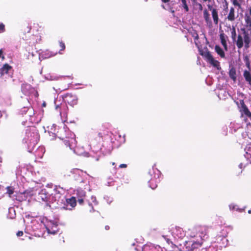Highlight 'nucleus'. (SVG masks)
Masks as SVG:
<instances>
[{"instance_id":"f257e3e1","label":"nucleus","mask_w":251,"mask_h":251,"mask_svg":"<svg viewBox=\"0 0 251 251\" xmlns=\"http://www.w3.org/2000/svg\"><path fill=\"white\" fill-rule=\"evenodd\" d=\"M242 33L238 34L235 41H234L238 49H241L243 47L246 49L250 47L251 44V34L245 28L241 29Z\"/></svg>"},{"instance_id":"f03ea898","label":"nucleus","mask_w":251,"mask_h":251,"mask_svg":"<svg viewBox=\"0 0 251 251\" xmlns=\"http://www.w3.org/2000/svg\"><path fill=\"white\" fill-rule=\"evenodd\" d=\"M75 141L74 137L61 136L56 140V143L59 148L61 150H71L72 144Z\"/></svg>"},{"instance_id":"7ed1b4c3","label":"nucleus","mask_w":251,"mask_h":251,"mask_svg":"<svg viewBox=\"0 0 251 251\" xmlns=\"http://www.w3.org/2000/svg\"><path fill=\"white\" fill-rule=\"evenodd\" d=\"M200 54L211 65L218 69L219 62L213 57L211 52L207 49L205 51H201Z\"/></svg>"},{"instance_id":"20e7f679","label":"nucleus","mask_w":251,"mask_h":251,"mask_svg":"<svg viewBox=\"0 0 251 251\" xmlns=\"http://www.w3.org/2000/svg\"><path fill=\"white\" fill-rule=\"evenodd\" d=\"M63 101L73 106L76 105L78 102L77 96L72 93H66L62 96Z\"/></svg>"},{"instance_id":"39448f33","label":"nucleus","mask_w":251,"mask_h":251,"mask_svg":"<svg viewBox=\"0 0 251 251\" xmlns=\"http://www.w3.org/2000/svg\"><path fill=\"white\" fill-rule=\"evenodd\" d=\"M76 205V200L75 197L66 199V202L61 208L64 210H72Z\"/></svg>"},{"instance_id":"423d86ee","label":"nucleus","mask_w":251,"mask_h":251,"mask_svg":"<svg viewBox=\"0 0 251 251\" xmlns=\"http://www.w3.org/2000/svg\"><path fill=\"white\" fill-rule=\"evenodd\" d=\"M220 39L221 40V44L223 45L224 49L226 51L227 50V45L226 43V40L228 39V37L224 33V31L222 30L220 32Z\"/></svg>"},{"instance_id":"0eeeda50","label":"nucleus","mask_w":251,"mask_h":251,"mask_svg":"<svg viewBox=\"0 0 251 251\" xmlns=\"http://www.w3.org/2000/svg\"><path fill=\"white\" fill-rule=\"evenodd\" d=\"M12 67L7 63L4 64L0 69V77H2L5 74L8 73L9 71L11 70Z\"/></svg>"},{"instance_id":"6e6552de","label":"nucleus","mask_w":251,"mask_h":251,"mask_svg":"<svg viewBox=\"0 0 251 251\" xmlns=\"http://www.w3.org/2000/svg\"><path fill=\"white\" fill-rule=\"evenodd\" d=\"M241 112L242 113L244 114L247 117L251 118V112L250 111L247 106L244 103L243 100H242V101L241 102Z\"/></svg>"},{"instance_id":"1a4fd4ad","label":"nucleus","mask_w":251,"mask_h":251,"mask_svg":"<svg viewBox=\"0 0 251 251\" xmlns=\"http://www.w3.org/2000/svg\"><path fill=\"white\" fill-rule=\"evenodd\" d=\"M173 233L176 237L178 238H182L184 235L182 228L178 226H176L175 228L174 229Z\"/></svg>"},{"instance_id":"9d476101","label":"nucleus","mask_w":251,"mask_h":251,"mask_svg":"<svg viewBox=\"0 0 251 251\" xmlns=\"http://www.w3.org/2000/svg\"><path fill=\"white\" fill-rule=\"evenodd\" d=\"M236 17L235 16V9L234 7H231L229 9V12L227 15L226 19L230 22H233L235 20Z\"/></svg>"},{"instance_id":"9b49d317","label":"nucleus","mask_w":251,"mask_h":251,"mask_svg":"<svg viewBox=\"0 0 251 251\" xmlns=\"http://www.w3.org/2000/svg\"><path fill=\"white\" fill-rule=\"evenodd\" d=\"M21 113L23 115H27L29 117L32 116L34 114L33 109L32 107H23L21 110Z\"/></svg>"},{"instance_id":"f8f14e48","label":"nucleus","mask_w":251,"mask_h":251,"mask_svg":"<svg viewBox=\"0 0 251 251\" xmlns=\"http://www.w3.org/2000/svg\"><path fill=\"white\" fill-rule=\"evenodd\" d=\"M203 15L204 19L207 25L209 26H211L212 25V21L210 18V14L207 9L204 10Z\"/></svg>"},{"instance_id":"ddd939ff","label":"nucleus","mask_w":251,"mask_h":251,"mask_svg":"<svg viewBox=\"0 0 251 251\" xmlns=\"http://www.w3.org/2000/svg\"><path fill=\"white\" fill-rule=\"evenodd\" d=\"M143 251H159L158 249L154 245L150 244L145 245L143 248Z\"/></svg>"},{"instance_id":"4468645a","label":"nucleus","mask_w":251,"mask_h":251,"mask_svg":"<svg viewBox=\"0 0 251 251\" xmlns=\"http://www.w3.org/2000/svg\"><path fill=\"white\" fill-rule=\"evenodd\" d=\"M211 15L214 24L215 25H217L219 22V16L218 11L216 9L212 10Z\"/></svg>"},{"instance_id":"2eb2a0df","label":"nucleus","mask_w":251,"mask_h":251,"mask_svg":"<svg viewBox=\"0 0 251 251\" xmlns=\"http://www.w3.org/2000/svg\"><path fill=\"white\" fill-rule=\"evenodd\" d=\"M243 76L246 82L251 86V74L250 71L245 70L243 73Z\"/></svg>"},{"instance_id":"dca6fc26","label":"nucleus","mask_w":251,"mask_h":251,"mask_svg":"<svg viewBox=\"0 0 251 251\" xmlns=\"http://www.w3.org/2000/svg\"><path fill=\"white\" fill-rule=\"evenodd\" d=\"M193 246V241H189L185 242L184 246L182 247L183 251H192V246Z\"/></svg>"},{"instance_id":"f3484780","label":"nucleus","mask_w":251,"mask_h":251,"mask_svg":"<svg viewBox=\"0 0 251 251\" xmlns=\"http://www.w3.org/2000/svg\"><path fill=\"white\" fill-rule=\"evenodd\" d=\"M215 50L216 53L221 57H225V53L223 50L219 45H216L215 47Z\"/></svg>"},{"instance_id":"a211bd4d","label":"nucleus","mask_w":251,"mask_h":251,"mask_svg":"<svg viewBox=\"0 0 251 251\" xmlns=\"http://www.w3.org/2000/svg\"><path fill=\"white\" fill-rule=\"evenodd\" d=\"M229 75L230 78L232 79L233 81H235L236 80V72L234 68L232 67L230 69L229 72Z\"/></svg>"},{"instance_id":"6ab92c4d","label":"nucleus","mask_w":251,"mask_h":251,"mask_svg":"<svg viewBox=\"0 0 251 251\" xmlns=\"http://www.w3.org/2000/svg\"><path fill=\"white\" fill-rule=\"evenodd\" d=\"M231 37L232 38L233 42L235 41V39L237 38V34L235 27L233 26L231 29Z\"/></svg>"},{"instance_id":"aec40b11","label":"nucleus","mask_w":251,"mask_h":251,"mask_svg":"<svg viewBox=\"0 0 251 251\" xmlns=\"http://www.w3.org/2000/svg\"><path fill=\"white\" fill-rule=\"evenodd\" d=\"M244 61L245 63L246 67L250 70V60L248 55H246L243 57Z\"/></svg>"},{"instance_id":"412c9836","label":"nucleus","mask_w":251,"mask_h":251,"mask_svg":"<svg viewBox=\"0 0 251 251\" xmlns=\"http://www.w3.org/2000/svg\"><path fill=\"white\" fill-rule=\"evenodd\" d=\"M182 3V6L186 12H188L189 10V7L187 5V0H180Z\"/></svg>"},{"instance_id":"4be33fe9","label":"nucleus","mask_w":251,"mask_h":251,"mask_svg":"<svg viewBox=\"0 0 251 251\" xmlns=\"http://www.w3.org/2000/svg\"><path fill=\"white\" fill-rule=\"evenodd\" d=\"M242 0H231V2L234 6H237L239 8L241 7V2Z\"/></svg>"},{"instance_id":"5701e85b","label":"nucleus","mask_w":251,"mask_h":251,"mask_svg":"<svg viewBox=\"0 0 251 251\" xmlns=\"http://www.w3.org/2000/svg\"><path fill=\"white\" fill-rule=\"evenodd\" d=\"M245 23L247 26H251V18L250 16L246 15L245 18Z\"/></svg>"},{"instance_id":"b1692460","label":"nucleus","mask_w":251,"mask_h":251,"mask_svg":"<svg viewBox=\"0 0 251 251\" xmlns=\"http://www.w3.org/2000/svg\"><path fill=\"white\" fill-rule=\"evenodd\" d=\"M7 193L9 195V197H11V195L14 193V189L11 186L6 187Z\"/></svg>"},{"instance_id":"393cba45","label":"nucleus","mask_w":251,"mask_h":251,"mask_svg":"<svg viewBox=\"0 0 251 251\" xmlns=\"http://www.w3.org/2000/svg\"><path fill=\"white\" fill-rule=\"evenodd\" d=\"M201 243L193 242V246H192V251H193L195 249H197L201 247Z\"/></svg>"},{"instance_id":"a878e982","label":"nucleus","mask_w":251,"mask_h":251,"mask_svg":"<svg viewBox=\"0 0 251 251\" xmlns=\"http://www.w3.org/2000/svg\"><path fill=\"white\" fill-rule=\"evenodd\" d=\"M59 46L60 48L59 53L60 54H62L61 51L64 50L65 49L66 46H65L64 43H63L62 41L59 42Z\"/></svg>"},{"instance_id":"bb28decb","label":"nucleus","mask_w":251,"mask_h":251,"mask_svg":"<svg viewBox=\"0 0 251 251\" xmlns=\"http://www.w3.org/2000/svg\"><path fill=\"white\" fill-rule=\"evenodd\" d=\"M224 10L227 12L228 9V2L226 1V0H225L223 4Z\"/></svg>"},{"instance_id":"cd10ccee","label":"nucleus","mask_w":251,"mask_h":251,"mask_svg":"<svg viewBox=\"0 0 251 251\" xmlns=\"http://www.w3.org/2000/svg\"><path fill=\"white\" fill-rule=\"evenodd\" d=\"M5 30V25L0 23V33L4 32Z\"/></svg>"},{"instance_id":"c85d7f7f","label":"nucleus","mask_w":251,"mask_h":251,"mask_svg":"<svg viewBox=\"0 0 251 251\" xmlns=\"http://www.w3.org/2000/svg\"><path fill=\"white\" fill-rule=\"evenodd\" d=\"M162 237L164 238V239L166 241L167 243L169 245L173 244L172 242L169 238H168L166 236L163 235Z\"/></svg>"},{"instance_id":"c756f323","label":"nucleus","mask_w":251,"mask_h":251,"mask_svg":"<svg viewBox=\"0 0 251 251\" xmlns=\"http://www.w3.org/2000/svg\"><path fill=\"white\" fill-rule=\"evenodd\" d=\"M23 232L22 231H19L17 233V236H22L23 235Z\"/></svg>"},{"instance_id":"7c9ffc66","label":"nucleus","mask_w":251,"mask_h":251,"mask_svg":"<svg viewBox=\"0 0 251 251\" xmlns=\"http://www.w3.org/2000/svg\"><path fill=\"white\" fill-rule=\"evenodd\" d=\"M197 5L199 6V9L201 11L203 9V7H202V5L201 3H197Z\"/></svg>"},{"instance_id":"2f4dec72","label":"nucleus","mask_w":251,"mask_h":251,"mask_svg":"<svg viewBox=\"0 0 251 251\" xmlns=\"http://www.w3.org/2000/svg\"><path fill=\"white\" fill-rule=\"evenodd\" d=\"M127 167V165L126 164H121L119 165L120 168H126Z\"/></svg>"},{"instance_id":"473e14b6","label":"nucleus","mask_w":251,"mask_h":251,"mask_svg":"<svg viewBox=\"0 0 251 251\" xmlns=\"http://www.w3.org/2000/svg\"><path fill=\"white\" fill-rule=\"evenodd\" d=\"M207 7H208V9L211 11V12H212V10H213L214 8H213V6L211 4H208L207 5Z\"/></svg>"},{"instance_id":"72a5a7b5","label":"nucleus","mask_w":251,"mask_h":251,"mask_svg":"<svg viewBox=\"0 0 251 251\" xmlns=\"http://www.w3.org/2000/svg\"><path fill=\"white\" fill-rule=\"evenodd\" d=\"M83 201H83V200L82 199H79L78 200V202L80 204H82L83 203Z\"/></svg>"},{"instance_id":"f704fd0d","label":"nucleus","mask_w":251,"mask_h":251,"mask_svg":"<svg viewBox=\"0 0 251 251\" xmlns=\"http://www.w3.org/2000/svg\"><path fill=\"white\" fill-rule=\"evenodd\" d=\"M161 0L163 3H168L170 1V0Z\"/></svg>"},{"instance_id":"c9c22d12","label":"nucleus","mask_w":251,"mask_h":251,"mask_svg":"<svg viewBox=\"0 0 251 251\" xmlns=\"http://www.w3.org/2000/svg\"><path fill=\"white\" fill-rule=\"evenodd\" d=\"M47 229L49 233H52V234H55L56 233L55 231H53V232L50 231L49 228H48V227H47Z\"/></svg>"},{"instance_id":"e433bc0d","label":"nucleus","mask_w":251,"mask_h":251,"mask_svg":"<svg viewBox=\"0 0 251 251\" xmlns=\"http://www.w3.org/2000/svg\"><path fill=\"white\" fill-rule=\"evenodd\" d=\"M44 201H45L47 202V200H44ZM46 206L50 207V204L48 202H46Z\"/></svg>"},{"instance_id":"4c0bfd02","label":"nucleus","mask_w":251,"mask_h":251,"mask_svg":"<svg viewBox=\"0 0 251 251\" xmlns=\"http://www.w3.org/2000/svg\"><path fill=\"white\" fill-rule=\"evenodd\" d=\"M2 53H3L2 50H0V57L1 56Z\"/></svg>"},{"instance_id":"58836bf2","label":"nucleus","mask_w":251,"mask_h":251,"mask_svg":"<svg viewBox=\"0 0 251 251\" xmlns=\"http://www.w3.org/2000/svg\"><path fill=\"white\" fill-rule=\"evenodd\" d=\"M242 166H243L242 164V163H241V164L239 165V167L241 169H242Z\"/></svg>"},{"instance_id":"ea45409f","label":"nucleus","mask_w":251,"mask_h":251,"mask_svg":"<svg viewBox=\"0 0 251 251\" xmlns=\"http://www.w3.org/2000/svg\"><path fill=\"white\" fill-rule=\"evenodd\" d=\"M203 1L204 2H206V1L211 2V0H203Z\"/></svg>"},{"instance_id":"a19ab883","label":"nucleus","mask_w":251,"mask_h":251,"mask_svg":"<svg viewBox=\"0 0 251 251\" xmlns=\"http://www.w3.org/2000/svg\"><path fill=\"white\" fill-rule=\"evenodd\" d=\"M249 13H250V15L251 16V7L249 9Z\"/></svg>"},{"instance_id":"79ce46f5","label":"nucleus","mask_w":251,"mask_h":251,"mask_svg":"<svg viewBox=\"0 0 251 251\" xmlns=\"http://www.w3.org/2000/svg\"><path fill=\"white\" fill-rule=\"evenodd\" d=\"M99 136L100 137H101V138H102V134H101V133H99Z\"/></svg>"},{"instance_id":"37998d69","label":"nucleus","mask_w":251,"mask_h":251,"mask_svg":"<svg viewBox=\"0 0 251 251\" xmlns=\"http://www.w3.org/2000/svg\"><path fill=\"white\" fill-rule=\"evenodd\" d=\"M109 226H105V229H109Z\"/></svg>"},{"instance_id":"c03bdc74","label":"nucleus","mask_w":251,"mask_h":251,"mask_svg":"<svg viewBox=\"0 0 251 251\" xmlns=\"http://www.w3.org/2000/svg\"><path fill=\"white\" fill-rule=\"evenodd\" d=\"M171 12L173 13V14H174L175 13V11L174 10H171Z\"/></svg>"},{"instance_id":"a18cd8bd","label":"nucleus","mask_w":251,"mask_h":251,"mask_svg":"<svg viewBox=\"0 0 251 251\" xmlns=\"http://www.w3.org/2000/svg\"><path fill=\"white\" fill-rule=\"evenodd\" d=\"M248 213L249 214H251V210H248Z\"/></svg>"},{"instance_id":"49530a36","label":"nucleus","mask_w":251,"mask_h":251,"mask_svg":"<svg viewBox=\"0 0 251 251\" xmlns=\"http://www.w3.org/2000/svg\"><path fill=\"white\" fill-rule=\"evenodd\" d=\"M202 228H203L204 231L206 230V227H202Z\"/></svg>"},{"instance_id":"de8ad7c7","label":"nucleus","mask_w":251,"mask_h":251,"mask_svg":"<svg viewBox=\"0 0 251 251\" xmlns=\"http://www.w3.org/2000/svg\"><path fill=\"white\" fill-rule=\"evenodd\" d=\"M33 134H34V135H36V136L37 135V134H36V133L33 132Z\"/></svg>"},{"instance_id":"09e8293b","label":"nucleus","mask_w":251,"mask_h":251,"mask_svg":"<svg viewBox=\"0 0 251 251\" xmlns=\"http://www.w3.org/2000/svg\"><path fill=\"white\" fill-rule=\"evenodd\" d=\"M31 28H29V30H28V32L30 31Z\"/></svg>"},{"instance_id":"8fccbe9b","label":"nucleus","mask_w":251,"mask_h":251,"mask_svg":"<svg viewBox=\"0 0 251 251\" xmlns=\"http://www.w3.org/2000/svg\"><path fill=\"white\" fill-rule=\"evenodd\" d=\"M68 133L70 134V135H72V134H71L69 132H68Z\"/></svg>"}]
</instances>
